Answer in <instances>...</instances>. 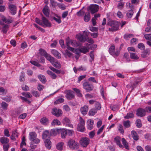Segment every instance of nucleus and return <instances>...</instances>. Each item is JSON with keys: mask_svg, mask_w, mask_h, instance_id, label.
Segmentation results:
<instances>
[{"mask_svg": "<svg viewBox=\"0 0 151 151\" xmlns=\"http://www.w3.org/2000/svg\"><path fill=\"white\" fill-rule=\"evenodd\" d=\"M37 134L35 132H31L29 133V139L31 141H33L36 138Z\"/></svg>", "mask_w": 151, "mask_h": 151, "instance_id": "6ab92c4d", "label": "nucleus"}, {"mask_svg": "<svg viewBox=\"0 0 151 151\" xmlns=\"http://www.w3.org/2000/svg\"><path fill=\"white\" fill-rule=\"evenodd\" d=\"M64 99L62 98H60L58 99L54 102V104H58L64 101Z\"/></svg>", "mask_w": 151, "mask_h": 151, "instance_id": "8fccbe9b", "label": "nucleus"}, {"mask_svg": "<svg viewBox=\"0 0 151 151\" xmlns=\"http://www.w3.org/2000/svg\"><path fill=\"white\" fill-rule=\"evenodd\" d=\"M63 144L62 142L58 143L56 146L57 149L58 150H62L63 148Z\"/></svg>", "mask_w": 151, "mask_h": 151, "instance_id": "3c124183", "label": "nucleus"}, {"mask_svg": "<svg viewBox=\"0 0 151 151\" xmlns=\"http://www.w3.org/2000/svg\"><path fill=\"white\" fill-rule=\"evenodd\" d=\"M89 9L92 14H93L97 12L99 9V6L96 4L91 5L89 7Z\"/></svg>", "mask_w": 151, "mask_h": 151, "instance_id": "9b49d317", "label": "nucleus"}, {"mask_svg": "<svg viewBox=\"0 0 151 151\" xmlns=\"http://www.w3.org/2000/svg\"><path fill=\"white\" fill-rule=\"evenodd\" d=\"M136 124L137 127L139 128L141 127L142 126L141 121L140 119H137L136 120Z\"/></svg>", "mask_w": 151, "mask_h": 151, "instance_id": "de8ad7c7", "label": "nucleus"}, {"mask_svg": "<svg viewBox=\"0 0 151 151\" xmlns=\"http://www.w3.org/2000/svg\"><path fill=\"white\" fill-rule=\"evenodd\" d=\"M56 17H53L52 18L53 20L55 21L58 24L60 23L61 22L60 17L58 16H56Z\"/></svg>", "mask_w": 151, "mask_h": 151, "instance_id": "603ef678", "label": "nucleus"}, {"mask_svg": "<svg viewBox=\"0 0 151 151\" xmlns=\"http://www.w3.org/2000/svg\"><path fill=\"white\" fill-rule=\"evenodd\" d=\"M39 51L40 54L44 56L45 57L46 56V55L47 54V52L43 49H40Z\"/></svg>", "mask_w": 151, "mask_h": 151, "instance_id": "6e6d98bb", "label": "nucleus"}, {"mask_svg": "<svg viewBox=\"0 0 151 151\" xmlns=\"http://www.w3.org/2000/svg\"><path fill=\"white\" fill-rule=\"evenodd\" d=\"M68 145L70 149L73 150L76 149L78 148V143L72 139L69 140Z\"/></svg>", "mask_w": 151, "mask_h": 151, "instance_id": "7ed1b4c3", "label": "nucleus"}, {"mask_svg": "<svg viewBox=\"0 0 151 151\" xmlns=\"http://www.w3.org/2000/svg\"><path fill=\"white\" fill-rule=\"evenodd\" d=\"M51 63L53 66L57 68H59L60 67V64L58 63L57 61L55 60V59Z\"/></svg>", "mask_w": 151, "mask_h": 151, "instance_id": "e433bc0d", "label": "nucleus"}, {"mask_svg": "<svg viewBox=\"0 0 151 151\" xmlns=\"http://www.w3.org/2000/svg\"><path fill=\"white\" fill-rule=\"evenodd\" d=\"M62 122L66 126L73 128V126L72 124H70V122L69 119L67 118H65L63 120Z\"/></svg>", "mask_w": 151, "mask_h": 151, "instance_id": "4468645a", "label": "nucleus"}, {"mask_svg": "<svg viewBox=\"0 0 151 151\" xmlns=\"http://www.w3.org/2000/svg\"><path fill=\"white\" fill-rule=\"evenodd\" d=\"M133 37V35L129 34H125L124 35V38L126 40H129L130 38Z\"/></svg>", "mask_w": 151, "mask_h": 151, "instance_id": "864d4df0", "label": "nucleus"}, {"mask_svg": "<svg viewBox=\"0 0 151 151\" xmlns=\"http://www.w3.org/2000/svg\"><path fill=\"white\" fill-rule=\"evenodd\" d=\"M45 145L46 147L49 149L51 148V142L50 140L48 139H46L45 141Z\"/></svg>", "mask_w": 151, "mask_h": 151, "instance_id": "c85d7f7f", "label": "nucleus"}, {"mask_svg": "<svg viewBox=\"0 0 151 151\" xmlns=\"http://www.w3.org/2000/svg\"><path fill=\"white\" fill-rule=\"evenodd\" d=\"M47 73L49 75L51 78L53 79H55L57 78V76L54 73L50 70L47 71Z\"/></svg>", "mask_w": 151, "mask_h": 151, "instance_id": "2f4dec72", "label": "nucleus"}, {"mask_svg": "<svg viewBox=\"0 0 151 151\" xmlns=\"http://www.w3.org/2000/svg\"><path fill=\"white\" fill-rule=\"evenodd\" d=\"M52 54L57 58L60 59L61 56L60 53L55 50H52L51 51Z\"/></svg>", "mask_w": 151, "mask_h": 151, "instance_id": "a211bd4d", "label": "nucleus"}, {"mask_svg": "<svg viewBox=\"0 0 151 151\" xmlns=\"http://www.w3.org/2000/svg\"><path fill=\"white\" fill-rule=\"evenodd\" d=\"M42 25L41 26L44 27H50L52 26L51 23L45 17L42 16Z\"/></svg>", "mask_w": 151, "mask_h": 151, "instance_id": "0eeeda50", "label": "nucleus"}, {"mask_svg": "<svg viewBox=\"0 0 151 151\" xmlns=\"http://www.w3.org/2000/svg\"><path fill=\"white\" fill-rule=\"evenodd\" d=\"M10 12L12 15H15L17 12V8L16 6L13 4H10L9 6Z\"/></svg>", "mask_w": 151, "mask_h": 151, "instance_id": "f8f14e48", "label": "nucleus"}, {"mask_svg": "<svg viewBox=\"0 0 151 151\" xmlns=\"http://www.w3.org/2000/svg\"><path fill=\"white\" fill-rule=\"evenodd\" d=\"M67 135L66 130L63 129L61 133V137L62 138H65Z\"/></svg>", "mask_w": 151, "mask_h": 151, "instance_id": "5fc2aeb1", "label": "nucleus"}, {"mask_svg": "<svg viewBox=\"0 0 151 151\" xmlns=\"http://www.w3.org/2000/svg\"><path fill=\"white\" fill-rule=\"evenodd\" d=\"M107 25L110 27L109 29L110 31H115L118 30L119 29V23L116 21L109 20L108 21Z\"/></svg>", "mask_w": 151, "mask_h": 151, "instance_id": "f03ea898", "label": "nucleus"}, {"mask_svg": "<svg viewBox=\"0 0 151 151\" xmlns=\"http://www.w3.org/2000/svg\"><path fill=\"white\" fill-rule=\"evenodd\" d=\"M131 134L133 139L136 141L137 140L139 139V136L136 132L134 130H133L131 132Z\"/></svg>", "mask_w": 151, "mask_h": 151, "instance_id": "b1692460", "label": "nucleus"}, {"mask_svg": "<svg viewBox=\"0 0 151 151\" xmlns=\"http://www.w3.org/2000/svg\"><path fill=\"white\" fill-rule=\"evenodd\" d=\"M2 20L3 22L7 24L11 23L13 22V20L11 17H9V18L7 19L4 17H2Z\"/></svg>", "mask_w": 151, "mask_h": 151, "instance_id": "a878e982", "label": "nucleus"}, {"mask_svg": "<svg viewBox=\"0 0 151 151\" xmlns=\"http://www.w3.org/2000/svg\"><path fill=\"white\" fill-rule=\"evenodd\" d=\"M118 130L121 133L123 134L124 132V131L123 127V126L121 124H119L118 126Z\"/></svg>", "mask_w": 151, "mask_h": 151, "instance_id": "e2e57ef3", "label": "nucleus"}, {"mask_svg": "<svg viewBox=\"0 0 151 151\" xmlns=\"http://www.w3.org/2000/svg\"><path fill=\"white\" fill-rule=\"evenodd\" d=\"M22 95L27 98H30L32 97V95L29 92H23Z\"/></svg>", "mask_w": 151, "mask_h": 151, "instance_id": "09e8293b", "label": "nucleus"}, {"mask_svg": "<svg viewBox=\"0 0 151 151\" xmlns=\"http://www.w3.org/2000/svg\"><path fill=\"white\" fill-rule=\"evenodd\" d=\"M110 54L113 56H117L119 55L120 51L116 49L115 50V46L112 45L109 49Z\"/></svg>", "mask_w": 151, "mask_h": 151, "instance_id": "39448f33", "label": "nucleus"}, {"mask_svg": "<svg viewBox=\"0 0 151 151\" xmlns=\"http://www.w3.org/2000/svg\"><path fill=\"white\" fill-rule=\"evenodd\" d=\"M77 38L82 42H84L86 40V37L82 35H76Z\"/></svg>", "mask_w": 151, "mask_h": 151, "instance_id": "aec40b11", "label": "nucleus"}, {"mask_svg": "<svg viewBox=\"0 0 151 151\" xmlns=\"http://www.w3.org/2000/svg\"><path fill=\"white\" fill-rule=\"evenodd\" d=\"M66 94L65 97L69 100L73 99L75 97L74 92L70 90H66L64 92Z\"/></svg>", "mask_w": 151, "mask_h": 151, "instance_id": "423d86ee", "label": "nucleus"}, {"mask_svg": "<svg viewBox=\"0 0 151 151\" xmlns=\"http://www.w3.org/2000/svg\"><path fill=\"white\" fill-rule=\"evenodd\" d=\"M18 136V133L17 132V130H15L12 131V134L11 136V138L12 140H15L16 137H17Z\"/></svg>", "mask_w": 151, "mask_h": 151, "instance_id": "bb28decb", "label": "nucleus"}, {"mask_svg": "<svg viewBox=\"0 0 151 151\" xmlns=\"http://www.w3.org/2000/svg\"><path fill=\"white\" fill-rule=\"evenodd\" d=\"M89 139L87 137L83 138L80 141V143L83 147H86L89 144Z\"/></svg>", "mask_w": 151, "mask_h": 151, "instance_id": "1a4fd4ad", "label": "nucleus"}, {"mask_svg": "<svg viewBox=\"0 0 151 151\" xmlns=\"http://www.w3.org/2000/svg\"><path fill=\"white\" fill-rule=\"evenodd\" d=\"M73 90L76 92L77 93V96L79 97H82V95L79 89L76 88H73Z\"/></svg>", "mask_w": 151, "mask_h": 151, "instance_id": "c03bdc74", "label": "nucleus"}, {"mask_svg": "<svg viewBox=\"0 0 151 151\" xmlns=\"http://www.w3.org/2000/svg\"><path fill=\"white\" fill-rule=\"evenodd\" d=\"M57 5L59 8L62 9L64 10L65 9V6L63 4L58 3Z\"/></svg>", "mask_w": 151, "mask_h": 151, "instance_id": "338daca9", "label": "nucleus"}, {"mask_svg": "<svg viewBox=\"0 0 151 151\" xmlns=\"http://www.w3.org/2000/svg\"><path fill=\"white\" fill-rule=\"evenodd\" d=\"M94 121L93 119H88L87 122V128L89 130H91L93 128Z\"/></svg>", "mask_w": 151, "mask_h": 151, "instance_id": "2eb2a0df", "label": "nucleus"}, {"mask_svg": "<svg viewBox=\"0 0 151 151\" xmlns=\"http://www.w3.org/2000/svg\"><path fill=\"white\" fill-rule=\"evenodd\" d=\"M45 57L50 63L55 59L52 56L50 55H48L47 54L46 55Z\"/></svg>", "mask_w": 151, "mask_h": 151, "instance_id": "c9c22d12", "label": "nucleus"}, {"mask_svg": "<svg viewBox=\"0 0 151 151\" xmlns=\"http://www.w3.org/2000/svg\"><path fill=\"white\" fill-rule=\"evenodd\" d=\"M114 141L116 144L119 146V147L121 148H124L123 146L121 144L120 141V138L118 137H116L114 138Z\"/></svg>", "mask_w": 151, "mask_h": 151, "instance_id": "c756f323", "label": "nucleus"}, {"mask_svg": "<svg viewBox=\"0 0 151 151\" xmlns=\"http://www.w3.org/2000/svg\"><path fill=\"white\" fill-rule=\"evenodd\" d=\"M1 106L4 110H6L7 109L8 104L5 102H3L1 103Z\"/></svg>", "mask_w": 151, "mask_h": 151, "instance_id": "49530a36", "label": "nucleus"}, {"mask_svg": "<svg viewBox=\"0 0 151 151\" xmlns=\"http://www.w3.org/2000/svg\"><path fill=\"white\" fill-rule=\"evenodd\" d=\"M123 124L125 128H128L131 126V122L129 120L124 121Z\"/></svg>", "mask_w": 151, "mask_h": 151, "instance_id": "7c9ffc66", "label": "nucleus"}, {"mask_svg": "<svg viewBox=\"0 0 151 151\" xmlns=\"http://www.w3.org/2000/svg\"><path fill=\"white\" fill-rule=\"evenodd\" d=\"M8 25L7 24H5L2 28V31L3 33H6L8 29Z\"/></svg>", "mask_w": 151, "mask_h": 151, "instance_id": "bf43d9fd", "label": "nucleus"}, {"mask_svg": "<svg viewBox=\"0 0 151 151\" xmlns=\"http://www.w3.org/2000/svg\"><path fill=\"white\" fill-rule=\"evenodd\" d=\"M79 50L81 52L85 54L89 52V49L85 46H82L79 49Z\"/></svg>", "mask_w": 151, "mask_h": 151, "instance_id": "393cba45", "label": "nucleus"}, {"mask_svg": "<svg viewBox=\"0 0 151 151\" xmlns=\"http://www.w3.org/2000/svg\"><path fill=\"white\" fill-rule=\"evenodd\" d=\"M22 88L23 90L24 91H28L29 90V88L28 86L25 85H23L22 86Z\"/></svg>", "mask_w": 151, "mask_h": 151, "instance_id": "69168bd1", "label": "nucleus"}, {"mask_svg": "<svg viewBox=\"0 0 151 151\" xmlns=\"http://www.w3.org/2000/svg\"><path fill=\"white\" fill-rule=\"evenodd\" d=\"M88 110V106L86 105H84L80 109L81 112L83 115H85L87 114Z\"/></svg>", "mask_w": 151, "mask_h": 151, "instance_id": "f3484780", "label": "nucleus"}, {"mask_svg": "<svg viewBox=\"0 0 151 151\" xmlns=\"http://www.w3.org/2000/svg\"><path fill=\"white\" fill-rule=\"evenodd\" d=\"M66 45L67 48L72 52H73L74 49L73 48L70 47V45L75 47L80 45V44L79 42L75 40L69 39L66 40Z\"/></svg>", "mask_w": 151, "mask_h": 151, "instance_id": "f257e3e1", "label": "nucleus"}, {"mask_svg": "<svg viewBox=\"0 0 151 151\" xmlns=\"http://www.w3.org/2000/svg\"><path fill=\"white\" fill-rule=\"evenodd\" d=\"M79 121V123L78 125L77 130L83 132L84 131L85 129V121L81 117H80Z\"/></svg>", "mask_w": 151, "mask_h": 151, "instance_id": "20e7f679", "label": "nucleus"}, {"mask_svg": "<svg viewBox=\"0 0 151 151\" xmlns=\"http://www.w3.org/2000/svg\"><path fill=\"white\" fill-rule=\"evenodd\" d=\"M83 88L85 89L87 92H89L93 90V86L88 82H85L83 85Z\"/></svg>", "mask_w": 151, "mask_h": 151, "instance_id": "6e6552de", "label": "nucleus"}, {"mask_svg": "<svg viewBox=\"0 0 151 151\" xmlns=\"http://www.w3.org/2000/svg\"><path fill=\"white\" fill-rule=\"evenodd\" d=\"M124 3L123 2H120L118 4L117 7L120 9H122L124 6Z\"/></svg>", "mask_w": 151, "mask_h": 151, "instance_id": "0e129e2a", "label": "nucleus"}, {"mask_svg": "<svg viewBox=\"0 0 151 151\" xmlns=\"http://www.w3.org/2000/svg\"><path fill=\"white\" fill-rule=\"evenodd\" d=\"M52 114L58 117L62 113V111L60 109H53L52 112Z\"/></svg>", "mask_w": 151, "mask_h": 151, "instance_id": "dca6fc26", "label": "nucleus"}, {"mask_svg": "<svg viewBox=\"0 0 151 151\" xmlns=\"http://www.w3.org/2000/svg\"><path fill=\"white\" fill-rule=\"evenodd\" d=\"M97 110L96 109H91L88 112L89 115L93 116L97 112Z\"/></svg>", "mask_w": 151, "mask_h": 151, "instance_id": "58836bf2", "label": "nucleus"}, {"mask_svg": "<svg viewBox=\"0 0 151 151\" xmlns=\"http://www.w3.org/2000/svg\"><path fill=\"white\" fill-rule=\"evenodd\" d=\"M49 68L51 70L57 74H59L60 73V70L56 69L52 66L50 67Z\"/></svg>", "mask_w": 151, "mask_h": 151, "instance_id": "4d7b16f0", "label": "nucleus"}, {"mask_svg": "<svg viewBox=\"0 0 151 151\" xmlns=\"http://www.w3.org/2000/svg\"><path fill=\"white\" fill-rule=\"evenodd\" d=\"M142 81V79L141 78L138 77L136 78L135 80L132 83L130 82V87L134 89L137 85L138 83L141 82Z\"/></svg>", "mask_w": 151, "mask_h": 151, "instance_id": "ddd939ff", "label": "nucleus"}, {"mask_svg": "<svg viewBox=\"0 0 151 151\" xmlns=\"http://www.w3.org/2000/svg\"><path fill=\"white\" fill-rule=\"evenodd\" d=\"M40 122L43 124H46L48 122V119L45 117H44L41 119Z\"/></svg>", "mask_w": 151, "mask_h": 151, "instance_id": "37998d69", "label": "nucleus"}, {"mask_svg": "<svg viewBox=\"0 0 151 151\" xmlns=\"http://www.w3.org/2000/svg\"><path fill=\"white\" fill-rule=\"evenodd\" d=\"M134 117V114L132 112L128 113L124 117L125 119H129L133 118Z\"/></svg>", "mask_w": 151, "mask_h": 151, "instance_id": "473e14b6", "label": "nucleus"}, {"mask_svg": "<svg viewBox=\"0 0 151 151\" xmlns=\"http://www.w3.org/2000/svg\"><path fill=\"white\" fill-rule=\"evenodd\" d=\"M0 142L1 143L5 144L9 142V139L7 137H2L0 138Z\"/></svg>", "mask_w": 151, "mask_h": 151, "instance_id": "72a5a7b5", "label": "nucleus"}, {"mask_svg": "<svg viewBox=\"0 0 151 151\" xmlns=\"http://www.w3.org/2000/svg\"><path fill=\"white\" fill-rule=\"evenodd\" d=\"M134 12L132 9L129 10L127 13V16L128 18H131L133 15Z\"/></svg>", "mask_w": 151, "mask_h": 151, "instance_id": "a18cd8bd", "label": "nucleus"}, {"mask_svg": "<svg viewBox=\"0 0 151 151\" xmlns=\"http://www.w3.org/2000/svg\"><path fill=\"white\" fill-rule=\"evenodd\" d=\"M138 47L141 50H144L145 48L144 45L142 43H139L138 45Z\"/></svg>", "mask_w": 151, "mask_h": 151, "instance_id": "680f3d73", "label": "nucleus"}, {"mask_svg": "<svg viewBox=\"0 0 151 151\" xmlns=\"http://www.w3.org/2000/svg\"><path fill=\"white\" fill-rule=\"evenodd\" d=\"M145 38L147 40L151 41V34H146L144 35Z\"/></svg>", "mask_w": 151, "mask_h": 151, "instance_id": "774afa93", "label": "nucleus"}, {"mask_svg": "<svg viewBox=\"0 0 151 151\" xmlns=\"http://www.w3.org/2000/svg\"><path fill=\"white\" fill-rule=\"evenodd\" d=\"M44 14L47 17L49 16V9L48 6L46 5L42 10Z\"/></svg>", "mask_w": 151, "mask_h": 151, "instance_id": "412c9836", "label": "nucleus"}, {"mask_svg": "<svg viewBox=\"0 0 151 151\" xmlns=\"http://www.w3.org/2000/svg\"><path fill=\"white\" fill-rule=\"evenodd\" d=\"M122 142L125 148L129 150V147L128 145V143L127 142V141L124 138H122Z\"/></svg>", "mask_w": 151, "mask_h": 151, "instance_id": "ea45409f", "label": "nucleus"}, {"mask_svg": "<svg viewBox=\"0 0 151 151\" xmlns=\"http://www.w3.org/2000/svg\"><path fill=\"white\" fill-rule=\"evenodd\" d=\"M50 133H49L48 131H45L42 134V138L43 139H46L47 137H49Z\"/></svg>", "mask_w": 151, "mask_h": 151, "instance_id": "79ce46f5", "label": "nucleus"}, {"mask_svg": "<svg viewBox=\"0 0 151 151\" xmlns=\"http://www.w3.org/2000/svg\"><path fill=\"white\" fill-rule=\"evenodd\" d=\"M63 54L66 58H67L68 57H70L72 55V53L67 50L63 52Z\"/></svg>", "mask_w": 151, "mask_h": 151, "instance_id": "4c0bfd02", "label": "nucleus"}, {"mask_svg": "<svg viewBox=\"0 0 151 151\" xmlns=\"http://www.w3.org/2000/svg\"><path fill=\"white\" fill-rule=\"evenodd\" d=\"M73 70L75 73H76L77 72V71H85L86 70V67L83 66H81L79 67L77 69L76 68V67H74L73 68Z\"/></svg>", "mask_w": 151, "mask_h": 151, "instance_id": "4be33fe9", "label": "nucleus"}, {"mask_svg": "<svg viewBox=\"0 0 151 151\" xmlns=\"http://www.w3.org/2000/svg\"><path fill=\"white\" fill-rule=\"evenodd\" d=\"M32 93L36 97H39L40 96V93L37 91H32Z\"/></svg>", "mask_w": 151, "mask_h": 151, "instance_id": "13d9d810", "label": "nucleus"}, {"mask_svg": "<svg viewBox=\"0 0 151 151\" xmlns=\"http://www.w3.org/2000/svg\"><path fill=\"white\" fill-rule=\"evenodd\" d=\"M52 125H60L61 124L60 122L58 120L55 119H54L51 123Z\"/></svg>", "mask_w": 151, "mask_h": 151, "instance_id": "a19ab883", "label": "nucleus"}, {"mask_svg": "<svg viewBox=\"0 0 151 151\" xmlns=\"http://www.w3.org/2000/svg\"><path fill=\"white\" fill-rule=\"evenodd\" d=\"M130 58H131L133 59H137L138 58V57L135 54L130 52Z\"/></svg>", "mask_w": 151, "mask_h": 151, "instance_id": "052dcab7", "label": "nucleus"}, {"mask_svg": "<svg viewBox=\"0 0 151 151\" xmlns=\"http://www.w3.org/2000/svg\"><path fill=\"white\" fill-rule=\"evenodd\" d=\"M146 111L145 109L140 108L138 109L136 111V115L137 116L143 117L145 116Z\"/></svg>", "mask_w": 151, "mask_h": 151, "instance_id": "9d476101", "label": "nucleus"}, {"mask_svg": "<svg viewBox=\"0 0 151 151\" xmlns=\"http://www.w3.org/2000/svg\"><path fill=\"white\" fill-rule=\"evenodd\" d=\"M150 50L148 49H147L143 51L141 54V56L142 57L144 58H146L150 54Z\"/></svg>", "mask_w": 151, "mask_h": 151, "instance_id": "5701e85b", "label": "nucleus"}, {"mask_svg": "<svg viewBox=\"0 0 151 151\" xmlns=\"http://www.w3.org/2000/svg\"><path fill=\"white\" fill-rule=\"evenodd\" d=\"M38 78L43 83H45L46 82V80L45 76L43 75H39L38 76Z\"/></svg>", "mask_w": 151, "mask_h": 151, "instance_id": "cd10ccee", "label": "nucleus"}, {"mask_svg": "<svg viewBox=\"0 0 151 151\" xmlns=\"http://www.w3.org/2000/svg\"><path fill=\"white\" fill-rule=\"evenodd\" d=\"M84 20L85 22H87L90 19V15L89 13L87 12L85 14L84 17Z\"/></svg>", "mask_w": 151, "mask_h": 151, "instance_id": "f704fd0d", "label": "nucleus"}]
</instances>
